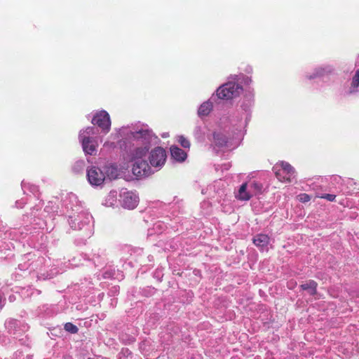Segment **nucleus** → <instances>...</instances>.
Here are the masks:
<instances>
[{"label": "nucleus", "instance_id": "22", "mask_svg": "<svg viewBox=\"0 0 359 359\" xmlns=\"http://www.w3.org/2000/svg\"><path fill=\"white\" fill-rule=\"evenodd\" d=\"M248 83L251 82V79H247V81H246Z\"/></svg>", "mask_w": 359, "mask_h": 359}, {"label": "nucleus", "instance_id": "16", "mask_svg": "<svg viewBox=\"0 0 359 359\" xmlns=\"http://www.w3.org/2000/svg\"><path fill=\"white\" fill-rule=\"evenodd\" d=\"M359 87V69L355 72V74L354 75L351 87H350V92L354 93L357 90V88Z\"/></svg>", "mask_w": 359, "mask_h": 359}, {"label": "nucleus", "instance_id": "17", "mask_svg": "<svg viewBox=\"0 0 359 359\" xmlns=\"http://www.w3.org/2000/svg\"><path fill=\"white\" fill-rule=\"evenodd\" d=\"M316 283L314 281H310L306 284L302 285L304 290H309L311 294H313L316 292Z\"/></svg>", "mask_w": 359, "mask_h": 359}, {"label": "nucleus", "instance_id": "1", "mask_svg": "<svg viewBox=\"0 0 359 359\" xmlns=\"http://www.w3.org/2000/svg\"><path fill=\"white\" fill-rule=\"evenodd\" d=\"M111 136L117 141L140 140L144 144L137 147L123 156L120 163L122 170H126L131 166L133 174L142 177L151 174L152 167L158 170L164 165L167 155L163 148L157 147L149 151L150 147L157 143L158 138L147 128L135 130L130 127H123Z\"/></svg>", "mask_w": 359, "mask_h": 359}, {"label": "nucleus", "instance_id": "21", "mask_svg": "<svg viewBox=\"0 0 359 359\" xmlns=\"http://www.w3.org/2000/svg\"><path fill=\"white\" fill-rule=\"evenodd\" d=\"M321 198H325L329 201H334L336 196L334 194H325V195L322 196Z\"/></svg>", "mask_w": 359, "mask_h": 359}, {"label": "nucleus", "instance_id": "8", "mask_svg": "<svg viewBox=\"0 0 359 359\" xmlns=\"http://www.w3.org/2000/svg\"><path fill=\"white\" fill-rule=\"evenodd\" d=\"M121 203L123 208L127 209H134L139 203L138 196L131 191H123L120 194Z\"/></svg>", "mask_w": 359, "mask_h": 359}, {"label": "nucleus", "instance_id": "15", "mask_svg": "<svg viewBox=\"0 0 359 359\" xmlns=\"http://www.w3.org/2000/svg\"><path fill=\"white\" fill-rule=\"evenodd\" d=\"M103 169L106 172V178L108 177L109 179H115L118 175V168L113 165L104 167Z\"/></svg>", "mask_w": 359, "mask_h": 359}, {"label": "nucleus", "instance_id": "20", "mask_svg": "<svg viewBox=\"0 0 359 359\" xmlns=\"http://www.w3.org/2000/svg\"><path fill=\"white\" fill-rule=\"evenodd\" d=\"M297 198L302 203H306L311 200V196L307 194H301L298 195Z\"/></svg>", "mask_w": 359, "mask_h": 359}, {"label": "nucleus", "instance_id": "5", "mask_svg": "<svg viewBox=\"0 0 359 359\" xmlns=\"http://www.w3.org/2000/svg\"><path fill=\"white\" fill-rule=\"evenodd\" d=\"M242 88L234 83L229 82L220 86L217 90V95L220 99L229 100L238 96Z\"/></svg>", "mask_w": 359, "mask_h": 359}, {"label": "nucleus", "instance_id": "9", "mask_svg": "<svg viewBox=\"0 0 359 359\" xmlns=\"http://www.w3.org/2000/svg\"><path fill=\"white\" fill-rule=\"evenodd\" d=\"M213 144L218 149L230 147V142L221 130H217L213 133Z\"/></svg>", "mask_w": 359, "mask_h": 359}, {"label": "nucleus", "instance_id": "12", "mask_svg": "<svg viewBox=\"0 0 359 359\" xmlns=\"http://www.w3.org/2000/svg\"><path fill=\"white\" fill-rule=\"evenodd\" d=\"M170 153L172 158L180 162L184 161L187 158V154L177 147H171Z\"/></svg>", "mask_w": 359, "mask_h": 359}, {"label": "nucleus", "instance_id": "18", "mask_svg": "<svg viewBox=\"0 0 359 359\" xmlns=\"http://www.w3.org/2000/svg\"><path fill=\"white\" fill-rule=\"evenodd\" d=\"M177 142L181 144L182 147L184 148H189L190 147L189 141L184 136H178Z\"/></svg>", "mask_w": 359, "mask_h": 359}, {"label": "nucleus", "instance_id": "6", "mask_svg": "<svg viewBox=\"0 0 359 359\" xmlns=\"http://www.w3.org/2000/svg\"><path fill=\"white\" fill-rule=\"evenodd\" d=\"M87 178L92 186H100L106 180V172L103 168L91 166L87 170Z\"/></svg>", "mask_w": 359, "mask_h": 359}, {"label": "nucleus", "instance_id": "14", "mask_svg": "<svg viewBox=\"0 0 359 359\" xmlns=\"http://www.w3.org/2000/svg\"><path fill=\"white\" fill-rule=\"evenodd\" d=\"M212 109V103L207 101L203 102L199 107L198 114L200 116H205L209 114Z\"/></svg>", "mask_w": 359, "mask_h": 359}, {"label": "nucleus", "instance_id": "2", "mask_svg": "<svg viewBox=\"0 0 359 359\" xmlns=\"http://www.w3.org/2000/svg\"><path fill=\"white\" fill-rule=\"evenodd\" d=\"M97 134V130L92 126L80 131L79 139L86 154L91 156L96 154L99 142L102 141L98 137H95Z\"/></svg>", "mask_w": 359, "mask_h": 359}, {"label": "nucleus", "instance_id": "4", "mask_svg": "<svg viewBox=\"0 0 359 359\" xmlns=\"http://www.w3.org/2000/svg\"><path fill=\"white\" fill-rule=\"evenodd\" d=\"M276 177L283 182H290L294 177V169L286 162H280L273 167Z\"/></svg>", "mask_w": 359, "mask_h": 359}, {"label": "nucleus", "instance_id": "7", "mask_svg": "<svg viewBox=\"0 0 359 359\" xmlns=\"http://www.w3.org/2000/svg\"><path fill=\"white\" fill-rule=\"evenodd\" d=\"M92 123L97 125L104 134H107L111 128V120L109 114L104 110L96 112L92 119Z\"/></svg>", "mask_w": 359, "mask_h": 359}, {"label": "nucleus", "instance_id": "10", "mask_svg": "<svg viewBox=\"0 0 359 359\" xmlns=\"http://www.w3.org/2000/svg\"><path fill=\"white\" fill-rule=\"evenodd\" d=\"M332 71L333 68L330 65L320 66L316 68L312 73L308 74L306 76L309 79H313L330 74Z\"/></svg>", "mask_w": 359, "mask_h": 359}, {"label": "nucleus", "instance_id": "11", "mask_svg": "<svg viewBox=\"0 0 359 359\" xmlns=\"http://www.w3.org/2000/svg\"><path fill=\"white\" fill-rule=\"evenodd\" d=\"M254 244L260 248L261 250H267L269 243V238L265 234H258L253 239Z\"/></svg>", "mask_w": 359, "mask_h": 359}, {"label": "nucleus", "instance_id": "19", "mask_svg": "<svg viewBox=\"0 0 359 359\" xmlns=\"http://www.w3.org/2000/svg\"><path fill=\"white\" fill-rule=\"evenodd\" d=\"M65 329L70 333H76L78 331L77 327L71 323H66L65 325Z\"/></svg>", "mask_w": 359, "mask_h": 359}, {"label": "nucleus", "instance_id": "3", "mask_svg": "<svg viewBox=\"0 0 359 359\" xmlns=\"http://www.w3.org/2000/svg\"><path fill=\"white\" fill-rule=\"evenodd\" d=\"M263 186L256 181H248L243 184L236 193V198L240 201H249L252 196L262 193Z\"/></svg>", "mask_w": 359, "mask_h": 359}, {"label": "nucleus", "instance_id": "13", "mask_svg": "<svg viewBox=\"0 0 359 359\" xmlns=\"http://www.w3.org/2000/svg\"><path fill=\"white\" fill-rule=\"evenodd\" d=\"M118 193L116 191H111L105 197L103 204L107 207H113L117 203Z\"/></svg>", "mask_w": 359, "mask_h": 359}]
</instances>
